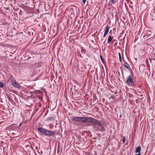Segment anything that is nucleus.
I'll use <instances>...</instances> for the list:
<instances>
[{"instance_id":"12","label":"nucleus","mask_w":155,"mask_h":155,"mask_svg":"<svg viewBox=\"0 0 155 155\" xmlns=\"http://www.w3.org/2000/svg\"><path fill=\"white\" fill-rule=\"evenodd\" d=\"M126 137L125 136H124L122 137V141L123 143H124L125 142Z\"/></svg>"},{"instance_id":"10","label":"nucleus","mask_w":155,"mask_h":155,"mask_svg":"<svg viewBox=\"0 0 155 155\" xmlns=\"http://www.w3.org/2000/svg\"><path fill=\"white\" fill-rule=\"evenodd\" d=\"M118 55L119 56V61L120 62H122V59L121 57V55L120 53L119 52L118 53Z\"/></svg>"},{"instance_id":"16","label":"nucleus","mask_w":155,"mask_h":155,"mask_svg":"<svg viewBox=\"0 0 155 155\" xmlns=\"http://www.w3.org/2000/svg\"><path fill=\"white\" fill-rule=\"evenodd\" d=\"M100 58H101V61H102V62L104 63V59L103 58V57L102 56V55H101L100 56Z\"/></svg>"},{"instance_id":"21","label":"nucleus","mask_w":155,"mask_h":155,"mask_svg":"<svg viewBox=\"0 0 155 155\" xmlns=\"http://www.w3.org/2000/svg\"><path fill=\"white\" fill-rule=\"evenodd\" d=\"M102 40H103V39H102L101 40V41H102Z\"/></svg>"},{"instance_id":"19","label":"nucleus","mask_w":155,"mask_h":155,"mask_svg":"<svg viewBox=\"0 0 155 155\" xmlns=\"http://www.w3.org/2000/svg\"><path fill=\"white\" fill-rule=\"evenodd\" d=\"M121 72H122V74H123V71L122 70H121Z\"/></svg>"},{"instance_id":"9","label":"nucleus","mask_w":155,"mask_h":155,"mask_svg":"<svg viewBox=\"0 0 155 155\" xmlns=\"http://www.w3.org/2000/svg\"><path fill=\"white\" fill-rule=\"evenodd\" d=\"M145 36H147L148 37L151 35V32L150 31H148V32L145 34Z\"/></svg>"},{"instance_id":"13","label":"nucleus","mask_w":155,"mask_h":155,"mask_svg":"<svg viewBox=\"0 0 155 155\" xmlns=\"http://www.w3.org/2000/svg\"><path fill=\"white\" fill-rule=\"evenodd\" d=\"M80 1L82 2V5H84L85 4L86 0H80Z\"/></svg>"},{"instance_id":"3","label":"nucleus","mask_w":155,"mask_h":155,"mask_svg":"<svg viewBox=\"0 0 155 155\" xmlns=\"http://www.w3.org/2000/svg\"><path fill=\"white\" fill-rule=\"evenodd\" d=\"M38 131H40L46 136L52 135L55 133L54 131L47 130L42 127L38 128Z\"/></svg>"},{"instance_id":"20","label":"nucleus","mask_w":155,"mask_h":155,"mask_svg":"<svg viewBox=\"0 0 155 155\" xmlns=\"http://www.w3.org/2000/svg\"><path fill=\"white\" fill-rule=\"evenodd\" d=\"M111 31H112V30H111L110 31V33H111Z\"/></svg>"},{"instance_id":"1","label":"nucleus","mask_w":155,"mask_h":155,"mask_svg":"<svg viewBox=\"0 0 155 155\" xmlns=\"http://www.w3.org/2000/svg\"><path fill=\"white\" fill-rule=\"evenodd\" d=\"M73 120L74 121H78L82 122H91L93 124L97 125L99 126H101V124L97 120L93 118L86 117H78L73 118Z\"/></svg>"},{"instance_id":"15","label":"nucleus","mask_w":155,"mask_h":155,"mask_svg":"<svg viewBox=\"0 0 155 155\" xmlns=\"http://www.w3.org/2000/svg\"><path fill=\"white\" fill-rule=\"evenodd\" d=\"M4 84L3 83L0 82V87H4Z\"/></svg>"},{"instance_id":"4","label":"nucleus","mask_w":155,"mask_h":155,"mask_svg":"<svg viewBox=\"0 0 155 155\" xmlns=\"http://www.w3.org/2000/svg\"><path fill=\"white\" fill-rule=\"evenodd\" d=\"M12 84L14 87L18 88H19L21 87V86L19 83L16 81L15 80L12 82Z\"/></svg>"},{"instance_id":"6","label":"nucleus","mask_w":155,"mask_h":155,"mask_svg":"<svg viewBox=\"0 0 155 155\" xmlns=\"http://www.w3.org/2000/svg\"><path fill=\"white\" fill-rule=\"evenodd\" d=\"M113 36H111L110 35H109L108 37V41H107V43L108 44H109L112 41L113 39Z\"/></svg>"},{"instance_id":"18","label":"nucleus","mask_w":155,"mask_h":155,"mask_svg":"<svg viewBox=\"0 0 155 155\" xmlns=\"http://www.w3.org/2000/svg\"><path fill=\"white\" fill-rule=\"evenodd\" d=\"M135 155H141V153H138V154H136Z\"/></svg>"},{"instance_id":"17","label":"nucleus","mask_w":155,"mask_h":155,"mask_svg":"<svg viewBox=\"0 0 155 155\" xmlns=\"http://www.w3.org/2000/svg\"><path fill=\"white\" fill-rule=\"evenodd\" d=\"M108 33V32L105 31L104 33L103 36V37H105L106 36V35Z\"/></svg>"},{"instance_id":"7","label":"nucleus","mask_w":155,"mask_h":155,"mask_svg":"<svg viewBox=\"0 0 155 155\" xmlns=\"http://www.w3.org/2000/svg\"><path fill=\"white\" fill-rule=\"evenodd\" d=\"M124 66L126 68H127L129 70H130H130L131 69L130 68V65L128 64L126 62H125L124 64Z\"/></svg>"},{"instance_id":"8","label":"nucleus","mask_w":155,"mask_h":155,"mask_svg":"<svg viewBox=\"0 0 155 155\" xmlns=\"http://www.w3.org/2000/svg\"><path fill=\"white\" fill-rule=\"evenodd\" d=\"M6 57L4 56H0V59L2 61H5L6 59Z\"/></svg>"},{"instance_id":"11","label":"nucleus","mask_w":155,"mask_h":155,"mask_svg":"<svg viewBox=\"0 0 155 155\" xmlns=\"http://www.w3.org/2000/svg\"><path fill=\"white\" fill-rule=\"evenodd\" d=\"M109 29H110V27L109 26L107 25L106 27L105 31L107 32H108Z\"/></svg>"},{"instance_id":"2","label":"nucleus","mask_w":155,"mask_h":155,"mask_svg":"<svg viewBox=\"0 0 155 155\" xmlns=\"http://www.w3.org/2000/svg\"><path fill=\"white\" fill-rule=\"evenodd\" d=\"M130 71L131 74L128 77H127V84L129 86H134V82L133 77L134 76L132 73V71L131 69H130Z\"/></svg>"},{"instance_id":"14","label":"nucleus","mask_w":155,"mask_h":155,"mask_svg":"<svg viewBox=\"0 0 155 155\" xmlns=\"http://www.w3.org/2000/svg\"><path fill=\"white\" fill-rule=\"evenodd\" d=\"M117 2V0H110V2H111L112 4L115 3Z\"/></svg>"},{"instance_id":"5","label":"nucleus","mask_w":155,"mask_h":155,"mask_svg":"<svg viewBox=\"0 0 155 155\" xmlns=\"http://www.w3.org/2000/svg\"><path fill=\"white\" fill-rule=\"evenodd\" d=\"M141 150V147L140 146H139L135 149V153H140V151Z\"/></svg>"},{"instance_id":"22","label":"nucleus","mask_w":155,"mask_h":155,"mask_svg":"<svg viewBox=\"0 0 155 155\" xmlns=\"http://www.w3.org/2000/svg\"><path fill=\"white\" fill-rule=\"evenodd\" d=\"M105 41H104V43H105Z\"/></svg>"}]
</instances>
